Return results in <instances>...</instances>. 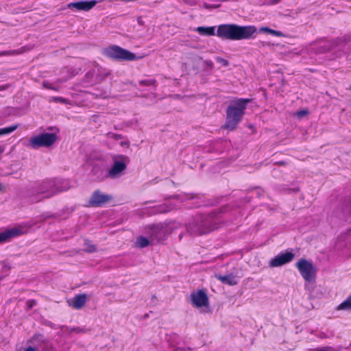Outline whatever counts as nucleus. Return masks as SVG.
Returning <instances> with one entry per match:
<instances>
[{
	"label": "nucleus",
	"instance_id": "obj_12",
	"mask_svg": "<svg viewBox=\"0 0 351 351\" xmlns=\"http://www.w3.org/2000/svg\"><path fill=\"white\" fill-rule=\"evenodd\" d=\"M97 1L96 0L91 1H80L77 2H71L67 5V8L69 9L75 8L77 10H83L88 12L93 8Z\"/></svg>",
	"mask_w": 351,
	"mask_h": 351
},
{
	"label": "nucleus",
	"instance_id": "obj_13",
	"mask_svg": "<svg viewBox=\"0 0 351 351\" xmlns=\"http://www.w3.org/2000/svg\"><path fill=\"white\" fill-rule=\"evenodd\" d=\"M22 234V230L18 228H13L0 232V243L6 242L10 239L14 238Z\"/></svg>",
	"mask_w": 351,
	"mask_h": 351
},
{
	"label": "nucleus",
	"instance_id": "obj_19",
	"mask_svg": "<svg viewBox=\"0 0 351 351\" xmlns=\"http://www.w3.org/2000/svg\"><path fill=\"white\" fill-rule=\"evenodd\" d=\"M285 264V252H281L279 255L272 258L269 262L271 267H277Z\"/></svg>",
	"mask_w": 351,
	"mask_h": 351
},
{
	"label": "nucleus",
	"instance_id": "obj_24",
	"mask_svg": "<svg viewBox=\"0 0 351 351\" xmlns=\"http://www.w3.org/2000/svg\"><path fill=\"white\" fill-rule=\"evenodd\" d=\"M85 249L84 250L87 252H94L96 251V246L93 245L90 241L86 240L84 241Z\"/></svg>",
	"mask_w": 351,
	"mask_h": 351
},
{
	"label": "nucleus",
	"instance_id": "obj_27",
	"mask_svg": "<svg viewBox=\"0 0 351 351\" xmlns=\"http://www.w3.org/2000/svg\"><path fill=\"white\" fill-rule=\"evenodd\" d=\"M107 135H108V138H112V139H114V140H119V139H121L122 138L121 135L114 134V133H112V132L108 133Z\"/></svg>",
	"mask_w": 351,
	"mask_h": 351
},
{
	"label": "nucleus",
	"instance_id": "obj_32",
	"mask_svg": "<svg viewBox=\"0 0 351 351\" xmlns=\"http://www.w3.org/2000/svg\"><path fill=\"white\" fill-rule=\"evenodd\" d=\"M15 53V51H3L0 52V56H4V55H12Z\"/></svg>",
	"mask_w": 351,
	"mask_h": 351
},
{
	"label": "nucleus",
	"instance_id": "obj_43",
	"mask_svg": "<svg viewBox=\"0 0 351 351\" xmlns=\"http://www.w3.org/2000/svg\"><path fill=\"white\" fill-rule=\"evenodd\" d=\"M307 112L306 111H302V112H300L298 114H306Z\"/></svg>",
	"mask_w": 351,
	"mask_h": 351
},
{
	"label": "nucleus",
	"instance_id": "obj_46",
	"mask_svg": "<svg viewBox=\"0 0 351 351\" xmlns=\"http://www.w3.org/2000/svg\"><path fill=\"white\" fill-rule=\"evenodd\" d=\"M224 61V64H227V60H223Z\"/></svg>",
	"mask_w": 351,
	"mask_h": 351
},
{
	"label": "nucleus",
	"instance_id": "obj_33",
	"mask_svg": "<svg viewBox=\"0 0 351 351\" xmlns=\"http://www.w3.org/2000/svg\"><path fill=\"white\" fill-rule=\"evenodd\" d=\"M272 29L269 28V27H261L259 29V32H267L269 34H270V31H271Z\"/></svg>",
	"mask_w": 351,
	"mask_h": 351
},
{
	"label": "nucleus",
	"instance_id": "obj_34",
	"mask_svg": "<svg viewBox=\"0 0 351 351\" xmlns=\"http://www.w3.org/2000/svg\"><path fill=\"white\" fill-rule=\"evenodd\" d=\"M27 304L28 308H31L35 305L36 302L34 300H29V301H27Z\"/></svg>",
	"mask_w": 351,
	"mask_h": 351
},
{
	"label": "nucleus",
	"instance_id": "obj_22",
	"mask_svg": "<svg viewBox=\"0 0 351 351\" xmlns=\"http://www.w3.org/2000/svg\"><path fill=\"white\" fill-rule=\"evenodd\" d=\"M149 244V241L145 237H139L136 239V245L141 248L145 247Z\"/></svg>",
	"mask_w": 351,
	"mask_h": 351
},
{
	"label": "nucleus",
	"instance_id": "obj_9",
	"mask_svg": "<svg viewBox=\"0 0 351 351\" xmlns=\"http://www.w3.org/2000/svg\"><path fill=\"white\" fill-rule=\"evenodd\" d=\"M296 267L306 282H315L317 269L311 261L301 258L297 262Z\"/></svg>",
	"mask_w": 351,
	"mask_h": 351
},
{
	"label": "nucleus",
	"instance_id": "obj_35",
	"mask_svg": "<svg viewBox=\"0 0 351 351\" xmlns=\"http://www.w3.org/2000/svg\"><path fill=\"white\" fill-rule=\"evenodd\" d=\"M270 34L274 35V36H278L282 35V34L281 32L274 30V29L270 31Z\"/></svg>",
	"mask_w": 351,
	"mask_h": 351
},
{
	"label": "nucleus",
	"instance_id": "obj_37",
	"mask_svg": "<svg viewBox=\"0 0 351 351\" xmlns=\"http://www.w3.org/2000/svg\"><path fill=\"white\" fill-rule=\"evenodd\" d=\"M24 351H37V350L32 346H29Z\"/></svg>",
	"mask_w": 351,
	"mask_h": 351
},
{
	"label": "nucleus",
	"instance_id": "obj_36",
	"mask_svg": "<svg viewBox=\"0 0 351 351\" xmlns=\"http://www.w3.org/2000/svg\"><path fill=\"white\" fill-rule=\"evenodd\" d=\"M149 98L151 99V103L150 104H152L154 102V99L156 98V95L154 93H152L149 95Z\"/></svg>",
	"mask_w": 351,
	"mask_h": 351
},
{
	"label": "nucleus",
	"instance_id": "obj_7",
	"mask_svg": "<svg viewBox=\"0 0 351 351\" xmlns=\"http://www.w3.org/2000/svg\"><path fill=\"white\" fill-rule=\"evenodd\" d=\"M103 54L117 61H133L137 60L135 53L117 45H112L103 49Z\"/></svg>",
	"mask_w": 351,
	"mask_h": 351
},
{
	"label": "nucleus",
	"instance_id": "obj_18",
	"mask_svg": "<svg viewBox=\"0 0 351 351\" xmlns=\"http://www.w3.org/2000/svg\"><path fill=\"white\" fill-rule=\"evenodd\" d=\"M216 278L219 280L222 283L228 285H235L237 284V280L232 274L226 276L216 275Z\"/></svg>",
	"mask_w": 351,
	"mask_h": 351
},
{
	"label": "nucleus",
	"instance_id": "obj_21",
	"mask_svg": "<svg viewBox=\"0 0 351 351\" xmlns=\"http://www.w3.org/2000/svg\"><path fill=\"white\" fill-rule=\"evenodd\" d=\"M92 171H93V176L95 177V179L99 182L104 181L108 178H101L103 176H104V174H105V173H107V171H105V170L101 169L100 167H95L93 169Z\"/></svg>",
	"mask_w": 351,
	"mask_h": 351
},
{
	"label": "nucleus",
	"instance_id": "obj_25",
	"mask_svg": "<svg viewBox=\"0 0 351 351\" xmlns=\"http://www.w3.org/2000/svg\"><path fill=\"white\" fill-rule=\"evenodd\" d=\"M140 85L141 86H154L156 84V80L154 79H146L143 80L139 82Z\"/></svg>",
	"mask_w": 351,
	"mask_h": 351
},
{
	"label": "nucleus",
	"instance_id": "obj_5",
	"mask_svg": "<svg viewBox=\"0 0 351 351\" xmlns=\"http://www.w3.org/2000/svg\"><path fill=\"white\" fill-rule=\"evenodd\" d=\"M112 165L107 170L101 178H110V179H118L123 176L127 169V166L130 162L128 156L123 154H116L112 156Z\"/></svg>",
	"mask_w": 351,
	"mask_h": 351
},
{
	"label": "nucleus",
	"instance_id": "obj_14",
	"mask_svg": "<svg viewBox=\"0 0 351 351\" xmlns=\"http://www.w3.org/2000/svg\"><path fill=\"white\" fill-rule=\"evenodd\" d=\"M176 204L171 202L167 201L165 203L160 204L157 206H153L151 208L150 215L164 213L169 212L176 208Z\"/></svg>",
	"mask_w": 351,
	"mask_h": 351
},
{
	"label": "nucleus",
	"instance_id": "obj_47",
	"mask_svg": "<svg viewBox=\"0 0 351 351\" xmlns=\"http://www.w3.org/2000/svg\"><path fill=\"white\" fill-rule=\"evenodd\" d=\"M350 90H351V85H350Z\"/></svg>",
	"mask_w": 351,
	"mask_h": 351
},
{
	"label": "nucleus",
	"instance_id": "obj_17",
	"mask_svg": "<svg viewBox=\"0 0 351 351\" xmlns=\"http://www.w3.org/2000/svg\"><path fill=\"white\" fill-rule=\"evenodd\" d=\"M53 184H55L54 188L56 189V194L59 192L66 191L71 187L69 181L68 180L56 178L53 179Z\"/></svg>",
	"mask_w": 351,
	"mask_h": 351
},
{
	"label": "nucleus",
	"instance_id": "obj_31",
	"mask_svg": "<svg viewBox=\"0 0 351 351\" xmlns=\"http://www.w3.org/2000/svg\"><path fill=\"white\" fill-rule=\"evenodd\" d=\"M294 255L291 252H287V263H289L292 261Z\"/></svg>",
	"mask_w": 351,
	"mask_h": 351
},
{
	"label": "nucleus",
	"instance_id": "obj_15",
	"mask_svg": "<svg viewBox=\"0 0 351 351\" xmlns=\"http://www.w3.org/2000/svg\"><path fill=\"white\" fill-rule=\"evenodd\" d=\"M80 71V69H73V67H64L60 72V77L58 79L60 83H62L72 77L77 75Z\"/></svg>",
	"mask_w": 351,
	"mask_h": 351
},
{
	"label": "nucleus",
	"instance_id": "obj_38",
	"mask_svg": "<svg viewBox=\"0 0 351 351\" xmlns=\"http://www.w3.org/2000/svg\"><path fill=\"white\" fill-rule=\"evenodd\" d=\"M120 145H121V146H126V147H129V142H128V141H121V142L120 143Z\"/></svg>",
	"mask_w": 351,
	"mask_h": 351
},
{
	"label": "nucleus",
	"instance_id": "obj_16",
	"mask_svg": "<svg viewBox=\"0 0 351 351\" xmlns=\"http://www.w3.org/2000/svg\"><path fill=\"white\" fill-rule=\"evenodd\" d=\"M86 298V294L76 295L73 300L69 302V306L75 309H80L84 306Z\"/></svg>",
	"mask_w": 351,
	"mask_h": 351
},
{
	"label": "nucleus",
	"instance_id": "obj_28",
	"mask_svg": "<svg viewBox=\"0 0 351 351\" xmlns=\"http://www.w3.org/2000/svg\"><path fill=\"white\" fill-rule=\"evenodd\" d=\"M53 101H56V102H60V103H62V104H66V99L63 98V97H53Z\"/></svg>",
	"mask_w": 351,
	"mask_h": 351
},
{
	"label": "nucleus",
	"instance_id": "obj_3",
	"mask_svg": "<svg viewBox=\"0 0 351 351\" xmlns=\"http://www.w3.org/2000/svg\"><path fill=\"white\" fill-rule=\"evenodd\" d=\"M252 101L251 99L235 98L230 101L226 109V121L224 128L233 130L241 121L247 106Z\"/></svg>",
	"mask_w": 351,
	"mask_h": 351
},
{
	"label": "nucleus",
	"instance_id": "obj_8",
	"mask_svg": "<svg viewBox=\"0 0 351 351\" xmlns=\"http://www.w3.org/2000/svg\"><path fill=\"white\" fill-rule=\"evenodd\" d=\"M56 139L55 134L45 132L32 136L28 141L27 146L34 149L43 147H48L51 146Z\"/></svg>",
	"mask_w": 351,
	"mask_h": 351
},
{
	"label": "nucleus",
	"instance_id": "obj_11",
	"mask_svg": "<svg viewBox=\"0 0 351 351\" xmlns=\"http://www.w3.org/2000/svg\"><path fill=\"white\" fill-rule=\"evenodd\" d=\"M191 298L192 304L196 308L208 306V298L203 290L193 292Z\"/></svg>",
	"mask_w": 351,
	"mask_h": 351
},
{
	"label": "nucleus",
	"instance_id": "obj_10",
	"mask_svg": "<svg viewBox=\"0 0 351 351\" xmlns=\"http://www.w3.org/2000/svg\"><path fill=\"white\" fill-rule=\"evenodd\" d=\"M112 198V197L111 195L97 190L92 194L89 200V204L91 206L99 207L109 202Z\"/></svg>",
	"mask_w": 351,
	"mask_h": 351
},
{
	"label": "nucleus",
	"instance_id": "obj_45",
	"mask_svg": "<svg viewBox=\"0 0 351 351\" xmlns=\"http://www.w3.org/2000/svg\"><path fill=\"white\" fill-rule=\"evenodd\" d=\"M156 239L158 240V241H160V237H156Z\"/></svg>",
	"mask_w": 351,
	"mask_h": 351
},
{
	"label": "nucleus",
	"instance_id": "obj_20",
	"mask_svg": "<svg viewBox=\"0 0 351 351\" xmlns=\"http://www.w3.org/2000/svg\"><path fill=\"white\" fill-rule=\"evenodd\" d=\"M195 32L202 36H214L216 34L215 27H197Z\"/></svg>",
	"mask_w": 351,
	"mask_h": 351
},
{
	"label": "nucleus",
	"instance_id": "obj_40",
	"mask_svg": "<svg viewBox=\"0 0 351 351\" xmlns=\"http://www.w3.org/2000/svg\"><path fill=\"white\" fill-rule=\"evenodd\" d=\"M4 188H5L4 185L3 184L0 183V191H3Z\"/></svg>",
	"mask_w": 351,
	"mask_h": 351
},
{
	"label": "nucleus",
	"instance_id": "obj_29",
	"mask_svg": "<svg viewBox=\"0 0 351 351\" xmlns=\"http://www.w3.org/2000/svg\"><path fill=\"white\" fill-rule=\"evenodd\" d=\"M281 173L279 168H275L272 171V175L274 177H280L279 173Z\"/></svg>",
	"mask_w": 351,
	"mask_h": 351
},
{
	"label": "nucleus",
	"instance_id": "obj_2",
	"mask_svg": "<svg viewBox=\"0 0 351 351\" xmlns=\"http://www.w3.org/2000/svg\"><path fill=\"white\" fill-rule=\"evenodd\" d=\"M256 32V28L252 25L222 24L218 26L216 35L223 39L239 40L250 38Z\"/></svg>",
	"mask_w": 351,
	"mask_h": 351
},
{
	"label": "nucleus",
	"instance_id": "obj_41",
	"mask_svg": "<svg viewBox=\"0 0 351 351\" xmlns=\"http://www.w3.org/2000/svg\"><path fill=\"white\" fill-rule=\"evenodd\" d=\"M76 331L77 332H85L84 330L82 329V328H77V329H75Z\"/></svg>",
	"mask_w": 351,
	"mask_h": 351
},
{
	"label": "nucleus",
	"instance_id": "obj_4",
	"mask_svg": "<svg viewBox=\"0 0 351 351\" xmlns=\"http://www.w3.org/2000/svg\"><path fill=\"white\" fill-rule=\"evenodd\" d=\"M53 179L35 182L27 192V197L32 203L38 202L44 198L56 195Z\"/></svg>",
	"mask_w": 351,
	"mask_h": 351
},
{
	"label": "nucleus",
	"instance_id": "obj_1",
	"mask_svg": "<svg viewBox=\"0 0 351 351\" xmlns=\"http://www.w3.org/2000/svg\"><path fill=\"white\" fill-rule=\"evenodd\" d=\"M228 207H223L220 210H213L211 213L196 216L187 226L191 234H203L217 229L223 221V214L228 212Z\"/></svg>",
	"mask_w": 351,
	"mask_h": 351
},
{
	"label": "nucleus",
	"instance_id": "obj_26",
	"mask_svg": "<svg viewBox=\"0 0 351 351\" xmlns=\"http://www.w3.org/2000/svg\"><path fill=\"white\" fill-rule=\"evenodd\" d=\"M43 86L45 88L51 89V90H56V91L58 90V88H57L52 83H51V82H49L48 81L43 82Z\"/></svg>",
	"mask_w": 351,
	"mask_h": 351
},
{
	"label": "nucleus",
	"instance_id": "obj_30",
	"mask_svg": "<svg viewBox=\"0 0 351 351\" xmlns=\"http://www.w3.org/2000/svg\"><path fill=\"white\" fill-rule=\"evenodd\" d=\"M73 210L74 209L73 208H66L65 209H64L63 211L66 213V216L64 217L66 218L69 215H71L73 213Z\"/></svg>",
	"mask_w": 351,
	"mask_h": 351
},
{
	"label": "nucleus",
	"instance_id": "obj_44",
	"mask_svg": "<svg viewBox=\"0 0 351 351\" xmlns=\"http://www.w3.org/2000/svg\"><path fill=\"white\" fill-rule=\"evenodd\" d=\"M157 232V229L156 228H154L152 230V232L153 233H156Z\"/></svg>",
	"mask_w": 351,
	"mask_h": 351
},
{
	"label": "nucleus",
	"instance_id": "obj_23",
	"mask_svg": "<svg viewBox=\"0 0 351 351\" xmlns=\"http://www.w3.org/2000/svg\"><path fill=\"white\" fill-rule=\"evenodd\" d=\"M18 128L17 125H12L9 127L0 128V136L5 135L12 133Z\"/></svg>",
	"mask_w": 351,
	"mask_h": 351
},
{
	"label": "nucleus",
	"instance_id": "obj_39",
	"mask_svg": "<svg viewBox=\"0 0 351 351\" xmlns=\"http://www.w3.org/2000/svg\"><path fill=\"white\" fill-rule=\"evenodd\" d=\"M8 87V85H2L0 86V91L5 90Z\"/></svg>",
	"mask_w": 351,
	"mask_h": 351
},
{
	"label": "nucleus",
	"instance_id": "obj_42",
	"mask_svg": "<svg viewBox=\"0 0 351 351\" xmlns=\"http://www.w3.org/2000/svg\"><path fill=\"white\" fill-rule=\"evenodd\" d=\"M317 350L318 351H326V349L324 348H317Z\"/></svg>",
	"mask_w": 351,
	"mask_h": 351
},
{
	"label": "nucleus",
	"instance_id": "obj_6",
	"mask_svg": "<svg viewBox=\"0 0 351 351\" xmlns=\"http://www.w3.org/2000/svg\"><path fill=\"white\" fill-rule=\"evenodd\" d=\"M108 75L109 72L107 69L93 62L91 64L90 69L86 73L82 82V85L84 87H88L100 83Z\"/></svg>",
	"mask_w": 351,
	"mask_h": 351
}]
</instances>
